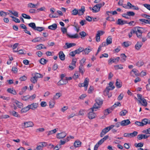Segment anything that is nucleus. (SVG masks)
<instances>
[{"instance_id": "f8f14e48", "label": "nucleus", "mask_w": 150, "mask_h": 150, "mask_svg": "<svg viewBox=\"0 0 150 150\" xmlns=\"http://www.w3.org/2000/svg\"><path fill=\"white\" fill-rule=\"evenodd\" d=\"M130 123V122L129 120H124L121 122V125L122 126H124L127 125Z\"/></svg>"}, {"instance_id": "7ed1b4c3", "label": "nucleus", "mask_w": 150, "mask_h": 150, "mask_svg": "<svg viewBox=\"0 0 150 150\" xmlns=\"http://www.w3.org/2000/svg\"><path fill=\"white\" fill-rule=\"evenodd\" d=\"M96 103H95L92 109H97L100 107V106L103 103V101L100 98H97L96 100Z\"/></svg>"}, {"instance_id": "aec40b11", "label": "nucleus", "mask_w": 150, "mask_h": 150, "mask_svg": "<svg viewBox=\"0 0 150 150\" xmlns=\"http://www.w3.org/2000/svg\"><path fill=\"white\" fill-rule=\"evenodd\" d=\"M142 122L143 126L146 125L147 124H150V120L146 118L144 119L143 120Z\"/></svg>"}, {"instance_id": "c9c22d12", "label": "nucleus", "mask_w": 150, "mask_h": 150, "mask_svg": "<svg viewBox=\"0 0 150 150\" xmlns=\"http://www.w3.org/2000/svg\"><path fill=\"white\" fill-rule=\"evenodd\" d=\"M7 91L8 93H10L14 95L16 94V92L14 90L11 89V88L8 89Z\"/></svg>"}, {"instance_id": "a19ab883", "label": "nucleus", "mask_w": 150, "mask_h": 150, "mask_svg": "<svg viewBox=\"0 0 150 150\" xmlns=\"http://www.w3.org/2000/svg\"><path fill=\"white\" fill-rule=\"evenodd\" d=\"M24 18L30 19L31 18L30 17L26 14L22 13L21 15Z\"/></svg>"}, {"instance_id": "09e8293b", "label": "nucleus", "mask_w": 150, "mask_h": 150, "mask_svg": "<svg viewBox=\"0 0 150 150\" xmlns=\"http://www.w3.org/2000/svg\"><path fill=\"white\" fill-rule=\"evenodd\" d=\"M10 17H11L12 19H13V20L16 22V23H19L20 22V20H19L18 18H15V17H14L13 16H10Z\"/></svg>"}, {"instance_id": "79ce46f5", "label": "nucleus", "mask_w": 150, "mask_h": 150, "mask_svg": "<svg viewBox=\"0 0 150 150\" xmlns=\"http://www.w3.org/2000/svg\"><path fill=\"white\" fill-rule=\"evenodd\" d=\"M84 50L83 48L81 47H80L78 49L76 50V54H79L81 52L83 51Z\"/></svg>"}, {"instance_id": "de8ad7c7", "label": "nucleus", "mask_w": 150, "mask_h": 150, "mask_svg": "<svg viewBox=\"0 0 150 150\" xmlns=\"http://www.w3.org/2000/svg\"><path fill=\"white\" fill-rule=\"evenodd\" d=\"M44 29L45 28L43 27H36L35 30L38 31L39 32H41L44 30Z\"/></svg>"}, {"instance_id": "1a4fd4ad", "label": "nucleus", "mask_w": 150, "mask_h": 150, "mask_svg": "<svg viewBox=\"0 0 150 150\" xmlns=\"http://www.w3.org/2000/svg\"><path fill=\"white\" fill-rule=\"evenodd\" d=\"M23 124V127L24 128H27L30 127H32L34 125L33 123L31 121L25 122Z\"/></svg>"}, {"instance_id": "393cba45", "label": "nucleus", "mask_w": 150, "mask_h": 150, "mask_svg": "<svg viewBox=\"0 0 150 150\" xmlns=\"http://www.w3.org/2000/svg\"><path fill=\"white\" fill-rule=\"evenodd\" d=\"M57 24L54 23L52 25L49 26L48 28L49 29L52 30H55L57 28Z\"/></svg>"}, {"instance_id": "ea45409f", "label": "nucleus", "mask_w": 150, "mask_h": 150, "mask_svg": "<svg viewBox=\"0 0 150 150\" xmlns=\"http://www.w3.org/2000/svg\"><path fill=\"white\" fill-rule=\"evenodd\" d=\"M47 61L44 58H41L39 62L42 64H45L47 62Z\"/></svg>"}, {"instance_id": "7c9ffc66", "label": "nucleus", "mask_w": 150, "mask_h": 150, "mask_svg": "<svg viewBox=\"0 0 150 150\" xmlns=\"http://www.w3.org/2000/svg\"><path fill=\"white\" fill-rule=\"evenodd\" d=\"M10 113L14 117H19L20 116L18 113L14 111H10Z\"/></svg>"}, {"instance_id": "72a5a7b5", "label": "nucleus", "mask_w": 150, "mask_h": 150, "mask_svg": "<svg viewBox=\"0 0 150 150\" xmlns=\"http://www.w3.org/2000/svg\"><path fill=\"white\" fill-rule=\"evenodd\" d=\"M34 76L37 79H38L43 77V76L42 74L37 73H35L34 74Z\"/></svg>"}, {"instance_id": "4be33fe9", "label": "nucleus", "mask_w": 150, "mask_h": 150, "mask_svg": "<svg viewBox=\"0 0 150 150\" xmlns=\"http://www.w3.org/2000/svg\"><path fill=\"white\" fill-rule=\"evenodd\" d=\"M143 44L141 42H137L135 45V47L136 50H139Z\"/></svg>"}, {"instance_id": "f257e3e1", "label": "nucleus", "mask_w": 150, "mask_h": 150, "mask_svg": "<svg viewBox=\"0 0 150 150\" xmlns=\"http://www.w3.org/2000/svg\"><path fill=\"white\" fill-rule=\"evenodd\" d=\"M114 126V125H111L103 129L100 133V137H103L107 133L113 128Z\"/></svg>"}, {"instance_id": "c756f323", "label": "nucleus", "mask_w": 150, "mask_h": 150, "mask_svg": "<svg viewBox=\"0 0 150 150\" xmlns=\"http://www.w3.org/2000/svg\"><path fill=\"white\" fill-rule=\"evenodd\" d=\"M139 21L145 23H148L150 24V20L145 19H139Z\"/></svg>"}, {"instance_id": "49530a36", "label": "nucleus", "mask_w": 150, "mask_h": 150, "mask_svg": "<svg viewBox=\"0 0 150 150\" xmlns=\"http://www.w3.org/2000/svg\"><path fill=\"white\" fill-rule=\"evenodd\" d=\"M61 96V94L60 93H57L56 95L54 96L53 98L54 99H57L59 98L60 96Z\"/></svg>"}, {"instance_id": "c85d7f7f", "label": "nucleus", "mask_w": 150, "mask_h": 150, "mask_svg": "<svg viewBox=\"0 0 150 150\" xmlns=\"http://www.w3.org/2000/svg\"><path fill=\"white\" fill-rule=\"evenodd\" d=\"M107 45L111 44L112 42V38L111 36H109L106 39Z\"/></svg>"}, {"instance_id": "0e129e2a", "label": "nucleus", "mask_w": 150, "mask_h": 150, "mask_svg": "<svg viewBox=\"0 0 150 150\" xmlns=\"http://www.w3.org/2000/svg\"><path fill=\"white\" fill-rule=\"evenodd\" d=\"M113 83L112 82H110L109 83V85L110 87L111 88V90H113L115 88L114 86L113 85Z\"/></svg>"}, {"instance_id": "2eb2a0df", "label": "nucleus", "mask_w": 150, "mask_h": 150, "mask_svg": "<svg viewBox=\"0 0 150 150\" xmlns=\"http://www.w3.org/2000/svg\"><path fill=\"white\" fill-rule=\"evenodd\" d=\"M132 5L129 2H127V4H124L123 8L127 9H132Z\"/></svg>"}, {"instance_id": "680f3d73", "label": "nucleus", "mask_w": 150, "mask_h": 150, "mask_svg": "<svg viewBox=\"0 0 150 150\" xmlns=\"http://www.w3.org/2000/svg\"><path fill=\"white\" fill-rule=\"evenodd\" d=\"M105 4V3L103 2L102 3H100L98 4H97L96 5L98 7V8H99L100 10V8L104 5Z\"/></svg>"}, {"instance_id": "69168bd1", "label": "nucleus", "mask_w": 150, "mask_h": 150, "mask_svg": "<svg viewBox=\"0 0 150 150\" xmlns=\"http://www.w3.org/2000/svg\"><path fill=\"white\" fill-rule=\"evenodd\" d=\"M93 90L94 88L92 86H90L88 91V93H92V91H93Z\"/></svg>"}, {"instance_id": "cd10ccee", "label": "nucleus", "mask_w": 150, "mask_h": 150, "mask_svg": "<svg viewBox=\"0 0 150 150\" xmlns=\"http://www.w3.org/2000/svg\"><path fill=\"white\" fill-rule=\"evenodd\" d=\"M92 10L93 12L96 13L100 11L99 8L96 5H95L92 8Z\"/></svg>"}, {"instance_id": "e433bc0d", "label": "nucleus", "mask_w": 150, "mask_h": 150, "mask_svg": "<svg viewBox=\"0 0 150 150\" xmlns=\"http://www.w3.org/2000/svg\"><path fill=\"white\" fill-rule=\"evenodd\" d=\"M120 57H117L113 59H110V62H112L113 63L115 62H118L120 60Z\"/></svg>"}, {"instance_id": "3c124183", "label": "nucleus", "mask_w": 150, "mask_h": 150, "mask_svg": "<svg viewBox=\"0 0 150 150\" xmlns=\"http://www.w3.org/2000/svg\"><path fill=\"white\" fill-rule=\"evenodd\" d=\"M106 14L108 16L109 15V13L112 14L113 15H115L117 14V12L115 11H107L106 12Z\"/></svg>"}, {"instance_id": "052dcab7", "label": "nucleus", "mask_w": 150, "mask_h": 150, "mask_svg": "<svg viewBox=\"0 0 150 150\" xmlns=\"http://www.w3.org/2000/svg\"><path fill=\"white\" fill-rule=\"evenodd\" d=\"M135 146L137 147H142L143 146V143L141 142L139 143L138 144H135Z\"/></svg>"}, {"instance_id": "58836bf2", "label": "nucleus", "mask_w": 150, "mask_h": 150, "mask_svg": "<svg viewBox=\"0 0 150 150\" xmlns=\"http://www.w3.org/2000/svg\"><path fill=\"white\" fill-rule=\"evenodd\" d=\"M127 112V111L126 110H124L120 112V115L121 116H125Z\"/></svg>"}, {"instance_id": "bf43d9fd", "label": "nucleus", "mask_w": 150, "mask_h": 150, "mask_svg": "<svg viewBox=\"0 0 150 150\" xmlns=\"http://www.w3.org/2000/svg\"><path fill=\"white\" fill-rule=\"evenodd\" d=\"M79 35L81 36V38H82V37H84L86 35V33L83 31H82L80 32Z\"/></svg>"}, {"instance_id": "412c9836", "label": "nucleus", "mask_w": 150, "mask_h": 150, "mask_svg": "<svg viewBox=\"0 0 150 150\" xmlns=\"http://www.w3.org/2000/svg\"><path fill=\"white\" fill-rule=\"evenodd\" d=\"M59 57L62 61L65 59V55L62 51H60L59 53Z\"/></svg>"}, {"instance_id": "4468645a", "label": "nucleus", "mask_w": 150, "mask_h": 150, "mask_svg": "<svg viewBox=\"0 0 150 150\" xmlns=\"http://www.w3.org/2000/svg\"><path fill=\"white\" fill-rule=\"evenodd\" d=\"M75 45V43H68L67 42L65 43L64 46V48L65 49H68L73 47Z\"/></svg>"}, {"instance_id": "0eeeda50", "label": "nucleus", "mask_w": 150, "mask_h": 150, "mask_svg": "<svg viewBox=\"0 0 150 150\" xmlns=\"http://www.w3.org/2000/svg\"><path fill=\"white\" fill-rule=\"evenodd\" d=\"M130 75L131 76L135 77V76H138L139 75V73L138 71L135 69H133L130 72Z\"/></svg>"}, {"instance_id": "c03bdc74", "label": "nucleus", "mask_w": 150, "mask_h": 150, "mask_svg": "<svg viewBox=\"0 0 150 150\" xmlns=\"http://www.w3.org/2000/svg\"><path fill=\"white\" fill-rule=\"evenodd\" d=\"M138 132L137 131H134L133 133H129L130 137H132L137 135Z\"/></svg>"}, {"instance_id": "ddd939ff", "label": "nucleus", "mask_w": 150, "mask_h": 150, "mask_svg": "<svg viewBox=\"0 0 150 150\" xmlns=\"http://www.w3.org/2000/svg\"><path fill=\"white\" fill-rule=\"evenodd\" d=\"M68 83V81L66 79H61L57 83V85L58 86L66 84Z\"/></svg>"}, {"instance_id": "2f4dec72", "label": "nucleus", "mask_w": 150, "mask_h": 150, "mask_svg": "<svg viewBox=\"0 0 150 150\" xmlns=\"http://www.w3.org/2000/svg\"><path fill=\"white\" fill-rule=\"evenodd\" d=\"M82 143L79 140H76V148L79 147L81 146Z\"/></svg>"}, {"instance_id": "39448f33", "label": "nucleus", "mask_w": 150, "mask_h": 150, "mask_svg": "<svg viewBox=\"0 0 150 150\" xmlns=\"http://www.w3.org/2000/svg\"><path fill=\"white\" fill-rule=\"evenodd\" d=\"M85 11V7L84 6H82L81 9L79 10L76 9V15L78 14L79 16L82 15Z\"/></svg>"}, {"instance_id": "6e6d98bb", "label": "nucleus", "mask_w": 150, "mask_h": 150, "mask_svg": "<svg viewBox=\"0 0 150 150\" xmlns=\"http://www.w3.org/2000/svg\"><path fill=\"white\" fill-rule=\"evenodd\" d=\"M30 80L33 83H35L37 82V79L34 76L31 78Z\"/></svg>"}, {"instance_id": "a18cd8bd", "label": "nucleus", "mask_w": 150, "mask_h": 150, "mask_svg": "<svg viewBox=\"0 0 150 150\" xmlns=\"http://www.w3.org/2000/svg\"><path fill=\"white\" fill-rule=\"evenodd\" d=\"M114 67L116 70L123 69L122 65L121 64L115 65L114 66Z\"/></svg>"}, {"instance_id": "473e14b6", "label": "nucleus", "mask_w": 150, "mask_h": 150, "mask_svg": "<svg viewBox=\"0 0 150 150\" xmlns=\"http://www.w3.org/2000/svg\"><path fill=\"white\" fill-rule=\"evenodd\" d=\"M144 62L142 61H139L136 64V65L138 67H140L144 64Z\"/></svg>"}, {"instance_id": "9d476101", "label": "nucleus", "mask_w": 150, "mask_h": 150, "mask_svg": "<svg viewBox=\"0 0 150 150\" xmlns=\"http://www.w3.org/2000/svg\"><path fill=\"white\" fill-rule=\"evenodd\" d=\"M67 135L66 133L65 132H62L61 133H58L57 135V137L58 139H62L65 137Z\"/></svg>"}, {"instance_id": "bb28decb", "label": "nucleus", "mask_w": 150, "mask_h": 150, "mask_svg": "<svg viewBox=\"0 0 150 150\" xmlns=\"http://www.w3.org/2000/svg\"><path fill=\"white\" fill-rule=\"evenodd\" d=\"M28 106H26L23 108L21 110V113H25L28 111L29 110Z\"/></svg>"}, {"instance_id": "6e6552de", "label": "nucleus", "mask_w": 150, "mask_h": 150, "mask_svg": "<svg viewBox=\"0 0 150 150\" xmlns=\"http://www.w3.org/2000/svg\"><path fill=\"white\" fill-rule=\"evenodd\" d=\"M95 109H93V110L92 109V108L90 109V110H91L92 111L88 113V117L89 119H93L95 117L96 115L95 113L93 112L94 111H96V110H95Z\"/></svg>"}, {"instance_id": "f3484780", "label": "nucleus", "mask_w": 150, "mask_h": 150, "mask_svg": "<svg viewBox=\"0 0 150 150\" xmlns=\"http://www.w3.org/2000/svg\"><path fill=\"white\" fill-rule=\"evenodd\" d=\"M29 109L34 110L36 109L38 107V104L36 103H33L31 105H28Z\"/></svg>"}, {"instance_id": "b1692460", "label": "nucleus", "mask_w": 150, "mask_h": 150, "mask_svg": "<svg viewBox=\"0 0 150 150\" xmlns=\"http://www.w3.org/2000/svg\"><path fill=\"white\" fill-rule=\"evenodd\" d=\"M14 103H15L17 105L18 107L20 108H21L22 107L23 104L17 100H15L13 102Z\"/></svg>"}, {"instance_id": "4d7b16f0", "label": "nucleus", "mask_w": 150, "mask_h": 150, "mask_svg": "<svg viewBox=\"0 0 150 150\" xmlns=\"http://www.w3.org/2000/svg\"><path fill=\"white\" fill-rule=\"evenodd\" d=\"M124 1V0H119L117 3L118 5L120 6H122V7H123L124 4H123V3Z\"/></svg>"}, {"instance_id": "37998d69", "label": "nucleus", "mask_w": 150, "mask_h": 150, "mask_svg": "<svg viewBox=\"0 0 150 150\" xmlns=\"http://www.w3.org/2000/svg\"><path fill=\"white\" fill-rule=\"evenodd\" d=\"M57 132V130L56 129H54L53 130H52L51 131H49L47 132L48 134L47 135L48 136L50 135L51 134H52L55 133Z\"/></svg>"}, {"instance_id": "423d86ee", "label": "nucleus", "mask_w": 150, "mask_h": 150, "mask_svg": "<svg viewBox=\"0 0 150 150\" xmlns=\"http://www.w3.org/2000/svg\"><path fill=\"white\" fill-rule=\"evenodd\" d=\"M89 80L88 78H85L84 82L83 83H81V86L84 87L85 89V90H86L87 88V87L88 85ZM81 87V86H79Z\"/></svg>"}, {"instance_id": "f03ea898", "label": "nucleus", "mask_w": 150, "mask_h": 150, "mask_svg": "<svg viewBox=\"0 0 150 150\" xmlns=\"http://www.w3.org/2000/svg\"><path fill=\"white\" fill-rule=\"evenodd\" d=\"M137 97L139 99V101L142 105L146 107L147 105V103L146 100L144 98H142V96L139 94H137Z\"/></svg>"}, {"instance_id": "20e7f679", "label": "nucleus", "mask_w": 150, "mask_h": 150, "mask_svg": "<svg viewBox=\"0 0 150 150\" xmlns=\"http://www.w3.org/2000/svg\"><path fill=\"white\" fill-rule=\"evenodd\" d=\"M140 28L143 29V28L138 27V28H137L136 30V34L138 38L141 39L142 38V34L143 32Z\"/></svg>"}, {"instance_id": "e2e57ef3", "label": "nucleus", "mask_w": 150, "mask_h": 150, "mask_svg": "<svg viewBox=\"0 0 150 150\" xmlns=\"http://www.w3.org/2000/svg\"><path fill=\"white\" fill-rule=\"evenodd\" d=\"M124 96V95L123 94V93H121L120 94L119 96L117 99L118 100H121L122 99V98H123Z\"/></svg>"}, {"instance_id": "5701e85b", "label": "nucleus", "mask_w": 150, "mask_h": 150, "mask_svg": "<svg viewBox=\"0 0 150 150\" xmlns=\"http://www.w3.org/2000/svg\"><path fill=\"white\" fill-rule=\"evenodd\" d=\"M115 85L118 88H120L122 86V84L121 82L118 79H117L116 80V82L115 83Z\"/></svg>"}, {"instance_id": "9b49d317", "label": "nucleus", "mask_w": 150, "mask_h": 150, "mask_svg": "<svg viewBox=\"0 0 150 150\" xmlns=\"http://www.w3.org/2000/svg\"><path fill=\"white\" fill-rule=\"evenodd\" d=\"M42 41H44V40L43 37H38L32 40V41L35 43L38 42H41Z\"/></svg>"}, {"instance_id": "a211bd4d", "label": "nucleus", "mask_w": 150, "mask_h": 150, "mask_svg": "<svg viewBox=\"0 0 150 150\" xmlns=\"http://www.w3.org/2000/svg\"><path fill=\"white\" fill-rule=\"evenodd\" d=\"M149 135H147L145 134H139L137 136V138L139 140H141L143 139H146L149 137Z\"/></svg>"}, {"instance_id": "a878e982", "label": "nucleus", "mask_w": 150, "mask_h": 150, "mask_svg": "<svg viewBox=\"0 0 150 150\" xmlns=\"http://www.w3.org/2000/svg\"><path fill=\"white\" fill-rule=\"evenodd\" d=\"M79 70V72L83 75L85 71V69L83 65H80V66Z\"/></svg>"}, {"instance_id": "8fccbe9b", "label": "nucleus", "mask_w": 150, "mask_h": 150, "mask_svg": "<svg viewBox=\"0 0 150 150\" xmlns=\"http://www.w3.org/2000/svg\"><path fill=\"white\" fill-rule=\"evenodd\" d=\"M28 7L30 8H37V7H36L35 4H32V3H29L28 4Z\"/></svg>"}, {"instance_id": "4c0bfd02", "label": "nucleus", "mask_w": 150, "mask_h": 150, "mask_svg": "<svg viewBox=\"0 0 150 150\" xmlns=\"http://www.w3.org/2000/svg\"><path fill=\"white\" fill-rule=\"evenodd\" d=\"M121 57L122 59L121 60V61L122 62H124L126 61V59L127 56L125 55L124 54H121Z\"/></svg>"}, {"instance_id": "dca6fc26", "label": "nucleus", "mask_w": 150, "mask_h": 150, "mask_svg": "<svg viewBox=\"0 0 150 150\" xmlns=\"http://www.w3.org/2000/svg\"><path fill=\"white\" fill-rule=\"evenodd\" d=\"M127 23V22L125 21L122 20L121 19H118L117 20V24L119 25H123Z\"/></svg>"}, {"instance_id": "f704fd0d", "label": "nucleus", "mask_w": 150, "mask_h": 150, "mask_svg": "<svg viewBox=\"0 0 150 150\" xmlns=\"http://www.w3.org/2000/svg\"><path fill=\"white\" fill-rule=\"evenodd\" d=\"M28 26L32 28L35 30L36 27L35 25V24L34 23H31L28 24Z\"/></svg>"}, {"instance_id": "6ab92c4d", "label": "nucleus", "mask_w": 150, "mask_h": 150, "mask_svg": "<svg viewBox=\"0 0 150 150\" xmlns=\"http://www.w3.org/2000/svg\"><path fill=\"white\" fill-rule=\"evenodd\" d=\"M113 109V106H112L110 108H108L105 110L104 111V115H108L112 112V111Z\"/></svg>"}, {"instance_id": "338daca9", "label": "nucleus", "mask_w": 150, "mask_h": 150, "mask_svg": "<svg viewBox=\"0 0 150 150\" xmlns=\"http://www.w3.org/2000/svg\"><path fill=\"white\" fill-rule=\"evenodd\" d=\"M27 77L25 75L21 77L19 79L21 81H24L26 80Z\"/></svg>"}, {"instance_id": "864d4df0", "label": "nucleus", "mask_w": 150, "mask_h": 150, "mask_svg": "<svg viewBox=\"0 0 150 150\" xmlns=\"http://www.w3.org/2000/svg\"><path fill=\"white\" fill-rule=\"evenodd\" d=\"M110 86H108L107 87L106 89L104 91L105 93H106L107 95L109 93V91L110 90H111V88H110Z\"/></svg>"}, {"instance_id": "5fc2aeb1", "label": "nucleus", "mask_w": 150, "mask_h": 150, "mask_svg": "<svg viewBox=\"0 0 150 150\" xmlns=\"http://www.w3.org/2000/svg\"><path fill=\"white\" fill-rule=\"evenodd\" d=\"M127 12L129 17L130 16H133L135 15V13L133 12L129 11Z\"/></svg>"}, {"instance_id": "774afa93", "label": "nucleus", "mask_w": 150, "mask_h": 150, "mask_svg": "<svg viewBox=\"0 0 150 150\" xmlns=\"http://www.w3.org/2000/svg\"><path fill=\"white\" fill-rule=\"evenodd\" d=\"M143 6L149 10L150 11V5L146 4H144Z\"/></svg>"}, {"instance_id": "13d9d810", "label": "nucleus", "mask_w": 150, "mask_h": 150, "mask_svg": "<svg viewBox=\"0 0 150 150\" xmlns=\"http://www.w3.org/2000/svg\"><path fill=\"white\" fill-rule=\"evenodd\" d=\"M30 98V96L27 95L25 96H23L22 97V99L24 100H26Z\"/></svg>"}, {"instance_id": "603ef678", "label": "nucleus", "mask_w": 150, "mask_h": 150, "mask_svg": "<svg viewBox=\"0 0 150 150\" xmlns=\"http://www.w3.org/2000/svg\"><path fill=\"white\" fill-rule=\"evenodd\" d=\"M90 51L91 50L90 49L86 48L84 50L83 53V54H88Z\"/></svg>"}]
</instances>
